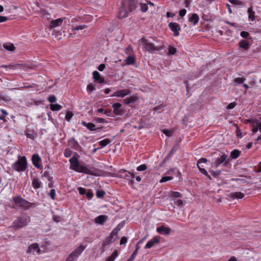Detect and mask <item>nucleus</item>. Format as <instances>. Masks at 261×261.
Returning a JSON list of instances; mask_svg holds the SVG:
<instances>
[{"label":"nucleus","mask_w":261,"mask_h":261,"mask_svg":"<svg viewBox=\"0 0 261 261\" xmlns=\"http://www.w3.org/2000/svg\"><path fill=\"white\" fill-rule=\"evenodd\" d=\"M131 93V90L129 89H122L118 90L114 92L111 95V97H117L120 98H124L126 95H129Z\"/></svg>","instance_id":"obj_10"},{"label":"nucleus","mask_w":261,"mask_h":261,"mask_svg":"<svg viewBox=\"0 0 261 261\" xmlns=\"http://www.w3.org/2000/svg\"><path fill=\"white\" fill-rule=\"evenodd\" d=\"M229 2L234 5H240L242 3L239 0H228Z\"/></svg>","instance_id":"obj_59"},{"label":"nucleus","mask_w":261,"mask_h":261,"mask_svg":"<svg viewBox=\"0 0 261 261\" xmlns=\"http://www.w3.org/2000/svg\"><path fill=\"white\" fill-rule=\"evenodd\" d=\"M12 207L14 208H22L25 210H28L31 207V203L25 200L21 196L13 197L11 200Z\"/></svg>","instance_id":"obj_3"},{"label":"nucleus","mask_w":261,"mask_h":261,"mask_svg":"<svg viewBox=\"0 0 261 261\" xmlns=\"http://www.w3.org/2000/svg\"><path fill=\"white\" fill-rule=\"evenodd\" d=\"M86 196L89 199H91L92 198L93 196V192L90 190H89L88 192H86Z\"/></svg>","instance_id":"obj_51"},{"label":"nucleus","mask_w":261,"mask_h":261,"mask_svg":"<svg viewBox=\"0 0 261 261\" xmlns=\"http://www.w3.org/2000/svg\"><path fill=\"white\" fill-rule=\"evenodd\" d=\"M210 172L211 173L212 175L214 177H218L221 174V171L220 170H217V171H210Z\"/></svg>","instance_id":"obj_47"},{"label":"nucleus","mask_w":261,"mask_h":261,"mask_svg":"<svg viewBox=\"0 0 261 261\" xmlns=\"http://www.w3.org/2000/svg\"><path fill=\"white\" fill-rule=\"evenodd\" d=\"M146 169V165L145 164H142L137 168V170L138 171H142L145 170Z\"/></svg>","instance_id":"obj_46"},{"label":"nucleus","mask_w":261,"mask_h":261,"mask_svg":"<svg viewBox=\"0 0 261 261\" xmlns=\"http://www.w3.org/2000/svg\"><path fill=\"white\" fill-rule=\"evenodd\" d=\"M163 133L167 136H171L172 135V132L168 130V129H163L162 130Z\"/></svg>","instance_id":"obj_53"},{"label":"nucleus","mask_w":261,"mask_h":261,"mask_svg":"<svg viewBox=\"0 0 261 261\" xmlns=\"http://www.w3.org/2000/svg\"><path fill=\"white\" fill-rule=\"evenodd\" d=\"M241 37L244 38H247L249 36V33L246 31H242L240 33Z\"/></svg>","instance_id":"obj_52"},{"label":"nucleus","mask_w":261,"mask_h":261,"mask_svg":"<svg viewBox=\"0 0 261 261\" xmlns=\"http://www.w3.org/2000/svg\"><path fill=\"white\" fill-rule=\"evenodd\" d=\"M32 161L33 165L38 169H41L42 166L40 164L41 162L40 157L37 154H34L32 155Z\"/></svg>","instance_id":"obj_14"},{"label":"nucleus","mask_w":261,"mask_h":261,"mask_svg":"<svg viewBox=\"0 0 261 261\" xmlns=\"http://www.w3.org/2000/svg\"><path fill=\"white\" fill-rule=\"evenodd\" d=\"M176 52V49L173 46H169L168 48V54L169 55H173Z\"/></svg>","instance_id":"obj_44"},{"label":"nucleus","mask_w":261,"mask_h":261,"mask_svg":"<svg viewBox=\"0 0 261 261\" xmlns=\"http://www.w3.org/2000/svg\"><path fill=\"white\" fill-rule=\"evenodd\" d=\"M248 121L253 124L252 132L253 134L256 133L259 130V120L257 119H249Z\"/></svg>","instance_id":"obj_19"},{"label":"nucleus","mask_w":261,"mask_h":261,"mask_svg":"<svg viewBox=\"0 0 261 261\" xmlns=\"http://www.w3.org/2000/svg\"><path fill=\"white\" fill-rule=\"evenodd\" d=\"M237 105V103L235 102L230 103L227 107L228 109H232L235 107Z\"/></svg>","instance_id":"obj_58"},{"label":"nucleus","mask_w":261,"mask_h":261,"mask_svg":"<svg viewBox=\"0 0 261 261\" xmlns=\"http://www.w3.org/2000/svg\"><path fill=\"white\" fill-rule=\"evenodd\" d=\"M175 204L179 206H181L183 205V201L181 199H178L174 202Z\"/></svg>","instance_id":"obj_60"},{"label":"nucleus","mask_w":261,"mask_h":261,"mask_svg":"<svg viewBox=\"0 0 261 261\" xmlns=\"http://www.w3.org/2000/svg\"><path fill=\"white\" fill-rule=\"evenodd\" d=\"M241 153V151L238 149H234L230 152V157L232 159H236L240 156Z\"/></svg>","instance_id":"obj_31"},{"label":"nucleus","mask_w":261,"mask_h":261,"mask_svg":"<svg viewBox=\"0 0 261 261\" xmlns=\"http://www.w3.org/2000/svg\"><path fill=\"white\" fill-rule=\"evenodd\" d=\"M8 19H9V18H8L6 16H0V23L6 21Z\"/></svg>","instance_id":"obj_63"},{"label":"nucleus","mask_w":261,"mask_h":261,"mask_svg":"<svg viewBox=\"0 0 261 261\" xmlns=\"http://www.w3.org/2000/svg\"><path fill=\"white\" fill-rule=\"evenodd\" d=\"M30 222V217L27 214H23L17 217L13 222L11 227L17 230L26 226Z\"/></svg>","instance_id":"obj_2"},{"label":"nucleus","mask_w":261,"mask_h":261,"mask_svg":"<svg viewBox=\"0 0 261 261\" xmlns=\"http://www.w3.org/2000/svg\"><path fill=\"white\" fill-rule=\"evenodd\" d=\"M68 145L72 149H74L77 151H81L82 147L80 145L79 143L74 138H72L70 140L67 142Z\"/></svg>","instance_id":"obj_11"},{"label":"nucleus","mask_w":261,"mask_h":261,"mask_svg":"<svg viewBox=\"0 0 261 261\" xmlns=\"http://www.w3.org/2000/svg\"><path fill=\"white\" fill-rule=\"evenodd\" d=\"M121 104L118 102L115 103L112 105L113 109V113L116 115H121L123 110L121 109Z\"/></svg>","instance_id":"obj_16"},{"label":"nucleus","mask_w":261,"mask_h":261,"mask_svg":"<svg viewBox=\"0 0 261 261\" xmlns=\"http://www.w3.org/2000/svg\"><path fill=\"white\" fill-rule=\"evenodd\" d=\"M137 253V250H135L127 261H133Z\"/></svg>","instance_id":"obj_50"},{"label":"nucleus","mask_w":261,"mask_h":261,"mask_svg":"<svg viewBox=\"0 0 261 261\" xmlns=\"http://www.w3.org/2000/svg\"><path fill=\"white\" fill-rule=\"evenodd\" d=\"M171 198H180L182 197V195L178 192L171 191Z\"/></svg>","instance_id":"obj_38"},{"label":"nucleus","mask_w":261,"mask_h":261,"mask_svg":"<svg viewBox=\"0 0 261 261\" xmlns=\"http://www.w3.org/2000/svg\"><path fill=\"white\" fill-rule=\"evenodd\" d=\"M116 229H113L110 233V235L103 241L102 243V247H105L113 242L112 239L114 236V232Z\"/></svg>","instance_id":"obj_18"},{"label":"nucleus","mask_w":261,"mask_h":261,"mask_svg":"<svg viewBox=\"0 0 261 261\" xmlns=\"http://www.w3.org/2000/svg\"><path fill=\"white\" fill-rule=\"evenodd\" d=\"M138 100V97L136 95H133L129 97H126L123 99V103L126 105H129L136 102Z\"/></svg>","instance_id":"obj_25"},{"label":"nucleus","mask_w":261,"mask_h":261,"mask_svg":"<svg viewBox=\"0 0 261 261\" xmlns=\"http://www.w3.org/2000/svg\"><path fill=\"white\" fill-rule=\"evenodd\" d=\"M231 181H241V182L242 184H245V183L247 182V181L245 179H241V178H232V179H231Z\"/></svg>","instance_id":"obj_57"},{"label":"nucleus","mask_w":261,"mask_h":261,"mask_svg":"<svg viewBox=\"0 0 261 261\" xmlns=\"http://www.w3.org/2000/svg\"><path fill=\"white\" fill-rule=\"evenodd\" d=\"M94 121L97 122V123H107V121L104 119V118H100V117H96L94 119Z\"/></svg>","instance_id":"obj_45"},{"label":"nucleus","mask_w":261,"mask_h":261,"mask_svg":"<svg viewBox=\"0 0 261 261\" xmlns=\"http://www.w3.org/2000/svg\"><path fill=\"white\" fill-rule=\"evenodd\" d=\"M63 22V19L62 18H58L56 20H51L50 22V27L51 28H55L58 26H60Z\"/></svg>","instance_id":"obj_28"},{"label":"nucleus","mask_w":261,"mask_h":261,"mask_svg":"<svg viewBox=\"0 0 261 261\" xmlns=\"http://www.w3.org/2000/svg\"><path fill=\"white\" fill-rule=\"evenodd\" d=\"M227 155L222 153L220 156L218 157L214 162V166L216 167L219 166L221 164L223 163V165L226 166L228 163V161H226Z\"/></svg>","instance_id":"obj_8"},{"label":"nucleus","mask_w":261,"mask_h":261,"mask_svg":"<svg viewBox=\"0 0 261 261\" xmlns=\"http://www.w3.org/2000/svg\"><path fill=\"white\" fill-rule=\"evenodd\" d=\"M118 256L117 250H115L112 254L106 259V261H114Z\"/></svg>","instance_id":"obj_33"},{"label":"nucleus","mask_w":261,"mask_h":261,"mask_svg":"<svg viewBox=\"0 0 261 261\" xmlns=\"http://www.w3.org/2000/svg\"><path fill=\"white\" fill-rule=\"evenodd\" d=\"M105 194L106 193L103 190H98L96 191V195L98 198H101L105 196Z\"/></svg>","instance_id":"obj_43"},{"label":"nucleus","mask_w":261,"mask_h":261,"mask_svg":"<svg viewBox=\"0 0 261 261\" xmlns=\"http://www.w3.org/2000/svg\"><path fill=\"white\" fill-rule=\"evenodd\" d=\"M78 191L79 193L82 195L86 194V189L82 187L79 188Z\"/></svg>","instance_id":"obj_55"},{"label":"nucleus","mask_w":261,"mask_h":261,"mask_svg":"<svg viewBox=\"0 0 261 261\" xmlns=\"http://www.w3.org/2000/svg\"><path fill=\"white\" fill-rule=\"evenodd\" d=\"M127 241V238L126 237H122L120 240V244L125 245Z\"/></svg>","instance_id":"obj_56"},{"label":"nucleus","mask_w":261,"mask_h":261,"mask_svg":"<svg viewBox=\"0 0 261 261\" xmlns=\"http://www.w3.org/2000/svg\"><path fill=\"white\" fill-rule=\"evenodd\" d=\"M168 25L170 30L173 32L174 36H179V32L180 30L179 24L176 22H170L169 23Z\"/></svg>","instance_id":"obj_12"},{"label":"nucleus","mask_w":261,"mask_h":261,"mask_svg":"<svg viewBox=\"0 0 261 261\" xmlns=\"http://www.w3.org/2000/svg\"><path fill=\"white\" fill-rule=\"evenodd\" d=\"M73 116V114L72 113V112L67 111L65 116V120L69 122L70 119L72 118Z\"/></svg>","instance_id":"obj_42"},{"label":"nucleus","mask_w":261,"mask_h":261,"mask_svg":"<svg viewBox=\"0 0 261 261\" xmlns=\"http://www.w3.org/2000/svg\"><path fill=\"white\" fill-rule=\"evenodd\" d=\"M86 247V246L80 245L68 256L65 261H76L77 257L81 254Z\"/></svg>","instance_id":"obj_6"},{"label":"nucleus","mask_w":261,"mask_h":261,"mask_svg":"<svg viewBox=\"0 0 261 261\" xmlns=\"http://www.w3.org/2000/svg\"><path fill=\"white\" fill-rule=\"evenodd\" d=\"M140 6L141 7V10L143 12H145L147 11L148 9V5L145 3H140Z\"/></svg>","instance_id":"obj_41"},{"label":"nucleus","mask_w":261,"mask_h":261,"mask_svg":"<svg viewBox=\"0 0 261 261\" xmlns=\"http://www.w3.org/2000/svg\"><path fill=\"white\" fill-rule=\"evenodd\" d=\"M48 101L50 102L51 103H53L56 101V97L55 95H51L49 96L47 98Z\"/></svg>","instance_id":"obj_49"},{"label":"nucleus","mask_w":261,"mask_h":261,"mask_svg":"<svg viewBox=\"0 0 261 261\" xmlns=\"http://www.w3.org/2000/svg\"><path fill=\"white\" fill-rule=\"evenodd\" d=\"M171 229L169 227H165V226L162 225L160 227H157L156 231L160 234H163L165 235H168L170 233Z\"/></svg>","instance_id":"obj_15"},{"label":"nucleus","mask_w":261,"mask_h":261,"mask_svg":"<svg viewBox=\"0 0 261 261\" xmlns=\"http://www.w3.org/2000/svg\"><path fill=\"white\" fill-rule=\"evenodd\" d=\"M173 179L172 176H164L160 180V182H164Z\"/></svg>","instance_id":"obj_48"},{"label":"nucleus","mask_w":261,"mask_h":261,"mask_svg":"<svg viewBox=\"0 0 261 261\" xmlns=\"http://www.w3.org/2000/svg\"><path fill=\"white\" fill-rule=\"evenodd\" d=\"M255 13H249L248 15V18L249 19H250L251 21H254L255 19Z\"/></svg>","instance_id":"obj_64"},{"label":"nucleus","mask_w":261,"mask_h":261,"mask_svg":"<svg viewBox=\"0 0 261 261\" xmlns=\"http://www.w3.org/2000/svg\"><path fill=\"white\" fill-rule=\"evenodd\" d=\"M87 28V25L85 24L80 25L78 26H76L75 27H73L71 29V30L72 31H79V30H82Z\"/></svg>","instance_id":"obj_39"},{"label":"nucleus","mask_w":261,"mask_h":261,"mask_svg":"<svg viewBox=\"0 0 261 261\" xmlns=\"http://www.w3.org/2000/svg\"><path fill=\"white\" fill-rule=\"evenodd\" d=\"M122 4V3H121ZM129 10L122 5L118 14L119 18H123L128 16Z\"/></svg>","instance_id":"obj_17"},{"label":"nucleus","mask_w":261,"mask_h":261,"mask_svg":"<svg viewBox=\"0 0 261 261\" xmlns=\"http://www.w3.org/2000/svg\"><path fill=\"white\" fill-rule=\"evenodd\" d=\"M125 62L126 64L127 65H133L135 64L136 62V59L134 55H131L127 57L125 60Z\"/></svg>","instance_id":"obj_29"},{"label":"nucleus","mask_w":261,"mask_h":261,"mask_svg":"<svg viewBox=\"0 0 261 261\" xmlns=\"http://www.w3.org/2000/svg\"><path fill=\"white\" fill-rule=\"evenodd\" d=\"M72 154V151L70 149L67 148H66L64 151V155L66 158L70 157Z\"/></svg>","instance_id":"obj_40"},{"label":"nucleus","mask_w":261,"mask_h":261,"mask_svg":"<svg viewBox=\"0 0 261 261\" xmlns=\"http://www.w3.org/2000/svg\"><path fill=\"white\" fill-rule=\"evenodd\" d=\"M245 80V78L236 77L234 79L233 82L236 84H242Z\"/></svg>","instance_id":"obj_37"},{"label":"nucleus","mask_w":261,"mask_h":261,"mask_svg":"<svg viewBox=\"0 0 261 261\" xmlns=\"http://www.w3.org/2000/svg\"><path fill=\"white\" fill-rule=\"evenodd\" d=\"M36 251L38 254H40V250L37 243H34L31 245L29 247L28 252L30 253Z\"/></svg>","instance_id":"obj_23"},{"label":"nucleus","mask_w":261,"mask_h":261,"mask_svg":"<svg viewBox=\"0 0 261 261\" xmlns=\"http://www.w3.org/2000/svg\"><path fill=\"white\" fill-rule=\"evenodd\" d=\"M108 219V216L106 215H100L96 217L94 222L99 224H103Z\"/></svg>","instance_id":"obj_24"},{"label":"nucleus","mask_w":261,"mask_h":261,"mask_svg":"<svg viewBox=\"0 0 261 261\" xmlns=\"http://www.w3.org/2000/svg\"><path fill=\"white\" fill-rule=\"evenodd\" d=\"M160 242V237L155 236L149 241L145 246V249H149L152 247L155 244H159Z\"/></svg>","instance_id":"obj_13"},{"label":"nucleus","mask_w":261,"mask_h":261,"mask_svg":"<svg viewBox=\"0 0 261 261\" xmlns=\"http://www.w3.org/2000/svg\"><path fill=\"white\" fill-rule=\"evenodd\" d=\"M27 167V159L24 156H19L18 160L12 165V169L18 172L24 171Z\"/></svg>","instance_id":"obj_5"},{"label":"nucleus","mask_w":261,"mask_h":261,"mask_svg":"<svg viewBox=\"0 0 261 261\" xmlns=\"http://www.w3.org/2000/svg\"><path fill=\"white\" fill-rule=\"evenodd\" d=\"M95 90V85L92 84H89L87 86V91L89 93H91Z\"/></svg>","instance_id":"obj_36"},{"label":"nucleus","mask_w":261,"mask_h":261,"mask_svg":"<svg viewBox=\"0 0 261 261\" xmlns=\"http://www.w3.org/2000/svg\"><path fill=\"white\" fill-rule=\"evenodd\" d=\"M199 17L196 13L192 14V16L189 18V21L192 23L193 25H196L199 21Z\"/></svg>","instance_id":"obj_27"},{"label":"nucleus","mask_w":261,"mask_h":261,"mask_svg":"<svg viewBox=\"0 0 261 261\" xmlns=\"http://www.w3.org/2000/svg\"><path fill=\"white\" fill-rule=\"evenodd\" d=\"M140 41L144 46L145 49L151 54L155 51H160L164 48L163 45H155L154 44L149 42L144 37H142Z\"/></svg>","instance_id":"obj_4"},{"label":"nucleus","mask_w":261,"mask_h":261,"mask_svg":"<svg viewBox=\"0 0 261 261\" xmlns=\"http://www.w3.org/2000/svg\"><path fill=\"white\" fill-rule=\"evenodd\" d=\"M139 3L136 0H124L122 2V5L127 8L129 12H132L138 7Z\"/></svg>","instance_id":"obj_7"},{"label":"nucleus","mask_w":261,"mask_h":261,"mask_svg":"<svg viewBox=\"0 0 261 261\" xmlns=\"http://www.w3.org/2000/svg\"><path fill=\"white\" fill-rule=\"evenodd\" d=\"M80 155L74 152L73 156L69 160L70 166V169L79 173H84L87 174L93 175L92 172L85 165L79 163Z\"/></svg>","instance_id":"obj_1"},{"label":"nucleus","mask_w":261,"mask_h":261,"mask_svg":"<svg viewBox=\"0 0 261 261\" xmlns=\"http://www.w3.org/2000/svg\"><path fill=\"white\" fill-rule=\"evenodd\" d=\"M49 196L53 200H54L55 199L56 191L55 189H51L50 190L49 193Z\"/></svg>","instance_id":"obj_54"},{"label":"nucleus","mask_w":261,"mask_h":261,"mask_svg":"<svg viewBox=\"0 0 261 261\" xmlns=\"http://www.w3.org/2000/svg\"><path fill=\"white\" fill-rule=\"evenodd\" d=\"M50 109L53 111H59L61 109L62 106L59 104H51L50 107Z\"/></svg>","instance_id":"obj_34"},{"label":"nucleus","mask_w":261,"mask_h":261,"mask_svg":"<svg viewBox=\"0 0 261 261\" xmlns=\"http://www.w3.org/2000/svg\"><path fill=\"white\" fill-rule=\"evenodd\" d=\"M177 146H174L171 150H170V153L172 155H173V154L177 151Z\"/></svg>","instance_id":"obj_62"},{"label":"nucleus","mask_w":261,"mask_h":261,"mask_svg":"<svg viewBox=\"0 0 261 261\" xmlns=\"http://www.w3.org/2000/svg\"><path fill=\"white\" fill-rule=\"evenodd\" d=\"M115 176L121 178H126L127 180L129 179V177H131V178H134L135 177V175L133 173L127 171L125 170H121L119 171L118 172L116 173Z\"/></svg>","instance_id":"obj_9"},{"label":"nucleus","mask_w":261,"mask_h":261,"mask_svg":"<svg viewBox=\"0 0 261 261\" xmlns=\"http://www.w3.org/2000/svg\"><path fill=\"white\" fill-rule=\"evenodd\" d=\"M93 77L95 81L97 82L98 83L101 84L104 83V78L100 76L99 73L97 71H94L92 73Z\"/></svg>","instance_id":"obj_20"},{"label":"nucleus","mask_w":261,"mask_h":261,"mask_svg":"<svg viewBox=\"0 0 261 261\" xmlns=\"http://www.w3.org/2000/svg\"><path fill=\"white\" fill-rule=\"evenodd\" d=\"M239 46L241 48L248 50L250 47V44L246 40H241L239 43Z\"/></svg>","instance_id":"obj_26"},{"label":"nucleus","mask_w":261,"mask_h":261,"mask_svg":"<svg viewBox=\"0 0 261 261\" xmlns=\"http://www.w3.org/2000/svg\"><path fill=\"white\" fill-rule=\"evenodd\" d=\"M229 197L231 199H242L244 197V194L240 192H232L229 195Z\"/></svg>","instance_id":"obj_22"},{"label":"nucleus","mask_w":261,"mask_h":261,"mask_svg":"<svg viewBox=\"0 0 261 261\" xmlns=\"http://www.w3.org/2000/svg\"><path fill=\"white\" fill-rule=\"evenodd\" d=\"M32 186L35 189H39L42 185L41 182L37 178H33L32 179Z\"/></svg>","instance_id":"obj_30"},{"label":"nucleus","mask_w":261,"mask_h":261,"mask_svg":"<svg viewBox=\"0 0 261 261\" xmlns=\"http://www.w3.org/2000/svg\"><path fill=\"white\" fill-rule=\"evenodd\" d=\"M186 12H187V11L186 9H181L179 11V15L180 16L183 17L186 15Z\"/></svg>","instance_id":"obj_61"},{"label":"nucleus","mask_w":261,"mask_h":261,"mask_svg":"<svg viewBox=\"0 0 261 261\" xmlns=\"http://www.w3.org/2000/svg\"><path fill=\"white\" fill-rule=\"evenodd\" d=\"M81 124L84 126L86 127L89 130L91 131H96L97 130V128L95 127V124L89 122L87 123L84 121H82L81 122ZM101 127H98L97 129L101 128Z\"/></svg>","instance_id":"obj_21"},{"label":"nucleus","mask_w":261,"mask_h":261,"mask_svg":"<svg viewBox=\"0 0 261 261\" xmlns=\"http://www.w3.org/2000/svg\"><path fill=\"white\" fill-rule=\"evenodd\" d=\"M111 142V141L109 139H105L100 141L99 143L101 147H104L108 145Z\"/></svg>","instance_id":"obj_35"},{"label":"nucleus","mask_w":261,"mask_h":261,"mask_svg":"<svg viewBox=\"0 0 261 261\" xmlns=\"http://www.w3.org/2000/svg\"><path fill=\"white\" fill-rule=\"evenodd\" d=\"M5 49L9 51H13L15 49V46L12 43H5L3 45Z\"/></svg>","instance_id":"obj_32"}]
</instances>
